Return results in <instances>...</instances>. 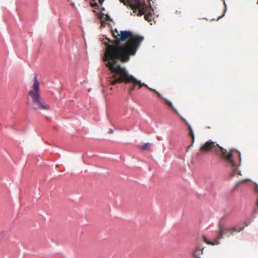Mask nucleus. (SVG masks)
Returning a JSON list of instances; mask_svg holds the SVG:
<instances>
[{
	"label": "nucleus",
	"mask_w": 258,
	"mask_h": 258,
	"mask_svg": "<svg viewBox=\"0 0 258 258\" xmlns=\"http://www.w3.org/2000/svg\"><path fill=\"white\" fill-rule=\"evenodd\" d=\"M244 224H245L246 226H247L249 225V222H245L244 223Z\"/></svg>",
	"instance_id": "16"
},
{
	"label": "nucleus",
	"mask_w": 258,
	"mask_h": 258,
	"mask_svg": "<svg viewBox=\"0 0 258 258\" xmlns=\"http://www.w3.org/2000/svg\"><path fill=\"white\" fill-rule=\"evenodd\" d=\"M124 5L129 6L133 11L134 13H137L138 16L145 15L144 18L149 22L153 20L152 13L153 10L148 12L149 8L145 3H142L140 0H119Z\"/></svg>",
	"instance_id": "4"
},
{
	"label": "nucleus",
	"mask_w": 258,
	"mask_h": 258,
	"mask_svg": "<svg viewBox=\"0 0 258 258\" xmlns=\"http://www.w3.org/2000/svg\"><path fill=\"white\" fill-rule=\"evenodd\" d=\"M28 94L32 99V102L31 106L33 108L40 110H47L49 108V105H46L41 99L39 83L36 76L34 77L32 89L29 91Z\"/></svg>",
	"instance_id": "5"
},
{
	"label": "nucleus",
	"mask_w": 258,
	"mask_h": 258,
	"mask_svg": "<svg viewBox=\"0 0 258 258\" xmlns=\"http://www.w3.org/2000/svg\"><path fill=\"white\" fill-rule=\"evenodd\" d=\"M118 77H114V75H111V76L109 77L108 79V82L111 85H114L116 84H120L122 83H125L126 84H130L131 86L127 89V91L129 94H131L132 92L133 91L136 87H138V89L141 88L143 86H145L147 87L148 89H149L150 91L155 93L159 97L162 98L165 103H166L170 107H171L178 115H179V114L178 112V111L174 107L173 105H172V103L169 100H168L166 98H164L161 94H160L158 91H157L155 89L149 88L146 84L144 83H141V82L139 80H138L136 79L134 77L133 78L135 79V80L137 82L136 83H134V81H131V82H125V81H122L119 82L116 80L118 79Z\"/></svg>",
	"instance_id": "3"
},
{
	"label": "nucleus",
	"mask_w": 258,
	"mask_h": 258,
	"mask_svg": "<svg viewBox=\"0 0 258 258\" xmlns=\"http://www.w3.org/2000/svg\"><path fill=\"white\" fill-rule=\"evenodd\" d=\"M112 34L116 40L111 41L106 38L107 42H104L106 49L102 59L105 62V66L111 72V75H114V77L118 76L116 80L118 82H137L125 68L121 66L120 62H127L130 56L136 53L144 37L135 34L130 31H120L119 32L116 29L112 31Z\"/></svg>",
	"instance_id": "1"
},
{
	"label": "nucleus",
	"mask_w": 258,
	"mask_h": 258,
	"mask_svg": "<svg viewBox=\"0 0 258 258\" xmlns=\"http://www.w3.org/2000/svg\"><path fill=\"white\" fill-rule=\"evenodd\" d=\"M203 239H204V241L206 242L208 244H212V245H215V244H219V242H218L217 239H216L214 242H210V241H209L208 240L207 238L205 236L203 237Z\"/></svg>",
	"instance_id": "12"
},
{
	"label": "nucleus",
	"mask_w": 258,
	"mask_h": 258,
	"mask_svg": "<svg viewBox=\"0 0 258 258\" xmlns=\"http://www.w3.org/2000/svg\"><path fill=\"white\" fill-rule=\"evenodd\" d=\"M203 250L200 248L196 249L193 252V255L195 257L200 258V256L203 254Z\"/></svg>",
	"instance_id": "9"
},
{
	"label": "nucleus",
	"mask_w": 258,
	"mask_h": 258,
	"mask_svg": "<svg viewBox=\"0 0 258 258\" xmlns=\"http://www.w3.org/2000/svg\"><path fill=\"white\" fill-rule=\"evenodd\" d=\"M180 117L185 121L186 123L187 124V125H188V130H189V135L192 138V144L194 143V141H195V136H194V132H193V130H192V128L191 127V126H190V125H189L186 121L184 119H183L181 116H180Z\"/></svg>",
	"instance_id": "7"
},
{
	"label": "nucleus",
	"mask_w": 258,
	"mask_h": 258,
	"mask_svg": "<svg viewBox=\"0 0 258 258\" xmlns=\"http://www.w3.org/2000/svg\"><path fill=\"white\" fill-rule=\"evenodd\" d=\"M244 229V227L232 226L225 227L222 225L219 226V236L218 238H222L224 235L233 234L235 232H240Z\"/></svg>",
	"instance_id": "6"
},
{
	"label": "nucleus",
	"mask_w": 258,
	"mask_h": 258,
	"mask_svg": "<svg viewBox=\"0 0 258 258\" xmlns=\"http://www.w3.org/2000/svg\"><path fill=\"white\" fill-rule=\"evenodd\" d=\"M152 144L150 143H145L143 146H142L140 148V149L142 151L146 150H150V147L151 146Z\"/></svg>",
	"instance_id": "10"
},
{
	"label": "nucleus",
	"mask_w": 258,
	"mask_h": 258,
	"mask_svg": "<svg viewBox=\"0 0 258 258\" xmlns=\"http://www.w3.org/2000/svg\"><path fill=\"white\" fill-rule=\"evenodd\" d=\"M99 19H100V20L101 21V26H104V22L106 21V20H104V18H105V14H103V13H101L99 15Z\"/></svg>",
	"instance_id": "11"
},
{
	"label": "nucleus",
	"mask_w": 258,
	"mask_h": 258,
	"mask_svg": "<svg viewBox=\"0 0 258 258\" xmlns=\"http://www.w3.org/2000/svg\"><path fill=\"white\" fill-rule=\"evenodd\" d=\"M219 151L221 152L222 157L225 159L233 167L231 175L233 176L237 174H240V172L238 170L237 165L235 164L233 158L232 152L234 150H231L229 152H227L226 149L220 147L216 143L210 141H207L201 146L200 151L198 154L200 156L202 154L209 152L216 153Z\"/></svg>",
	"instance_id": "2"
},
{
	"label": "nucleus",
	"mask_w": 258,
	"mask_h": 258,
	"mask_svg": "<svg viewBox=\"0 0 258 258\" xmlns=\"http://www.w3.org/2000/svg\"><path fill=\"white\" fill-rule=\"evenodd\" d=\"M104 0H92V2L90 3L91 6L92 8L98 7V3L100 5H102Z\"/></svg>",
	"instance_id": "8"
},
{
	"label": "nucleus",
	"mask_w": 258,
	"mask_h": 258,
	"mask_svg": "<svg viewBox=\"0 0 258 258\" xmlns=\"http://www.w3.org/2000/svg\"><path fill=\"white\" fill-rule=\"evenodd\" d=\"M105 18H104L105 20L109 21H112V20L110 18L109 16L107 14L105 15Z\"/></svg>",
	"instance_id": "13"
},
{
	"label": "nucleus",
	"mask_w": 258,
	"mask_h": 258,
	"mask_svg": "<svg viewBox=\"0 0 258 258\" xmlns=\"http://www.w3.org/2000/svg\"><path fill=\"white\" fill-rule=\"evenodd\" d=\"M113 132V130L112 129L109 130L108 133L109 134H112Z\"/></svg>",
	"instance_id": "15"
},
{
	"label": "nucleus",
	"mask_w": 258,
	"mask_h": 258,
	"mask_svg": "<svg viewBox=\"0 0 258 258\" xmlns=\"http://www.w3.org/2000/svg\"><path fill=\"white\" fill-rule=\"evenodd\" d=\"M236 153L237 154V156H238L239 159L240 161L241 160V156H240V153L238 151H235Z\"/></svg>",
	"instance_id": "14"
}]
</instances>
